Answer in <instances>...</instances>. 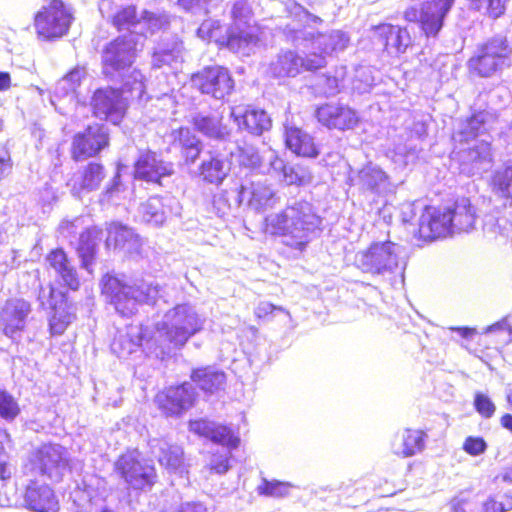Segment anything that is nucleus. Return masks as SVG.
<instances>
[{
    "instance_id": "25",
    "label": "nucleus",
    "mask_w": 512,
    "mask_h": 512,
    "mask_svg": "<svg viewBox=\"0 0 512 512\" xmlns=\"http://www.w3.org/2000/svg\"><path fill=\"white\" fill-rule=\"evenodd\" d=\"M268 160L267 173L282 177L281 180L287 185L302 186L311 182L312 174L306 166L301 164H286L279 158L274 150H268L265 157Z\"/></svg>"
},
{
    "instance_id": "12",
    "label": "nucleus",
    "mask_w": 512,
    "mask_h": 512,
    "mask_svg": "<svg viewBox=\"0 0 512 512\" xmlns=\"http://www.w3.org/2000/svg\"><path fill=\"white\" fill-rule=\"evenodd\" d=\"M17 487L23 490L24 506L34 512H57L58 500L54 491L38 476H26L22 473L16 482Z\"/></svg>"
},
{
    "instance_id": "46",
    "label": "nucleus",
    "mask_w": 512,
    "mask_h": 512,
    "mask_svg": "<svg viewBox=\"0 0 512 512\" xmlns=\"http://www.w3.org/2000/svg\"><path fill=\"white\" fill-rule=\"evenodd\" d=\"M54 290L52 287L48 288V291L46 293L45 289H41L38 300L40 301V304L43 308L49 307L54 309V314L52 318L50 319V330L51 333L54 335H60L64 332L67 325H69L73 319L74 315L71 313H63L60 308H56V306L51 301V296L53 294Z\"/></svg>"
},
{
    "instance_id": "48",
    "label": "nucleus",
    "mask_w": 512,
    "mask_h": 512,
    "mask_svg": "<svg viewBox=\"0 0 512 512\" xmlns=\"http://www.w3.org/2000/svg\"><path fill=\"white\" fill-rule=\"evenodd\" d=\"M230 148L232 149V147ZM235 150L237 151V159L241 166L250 169H258L261 172L267 173L268 160L265 159V157L268 151L260 155L258 149L250 144L237 145Z\"/></svg>"
},
{
    "instance_id": "34",
    "label": "nucleus",
    "mask_w": 512,
    "mask_h": 512,
    "mask_svg": "<svg viewBox=\"0 0 512 512\" xmlns=\"http://www.w3.org/2000/svg\"><path fill=\"white\" fill-rule=\"evenodd\" d=\"M106 177L104 166L99 162H89L82 170L74 174L71 179V192L80 197L83 192H92L99 189Z\"/></svg>"
},
{
    "instance_id": "2",
    "label": "nucleus",
    "mask_w": 512,
    "mask_h": 512,
    "mask_svg": "<svg viewBox=\"0 0 512 512\" xmlns=\"http://www.w3.org/2000/svg\"><path fill=\"white\" fill-rule=\"evenodd\" d=\"M102 283L103 294L116 312L124 317L133 315L139 304H154L163 296V288L155 280H141L131 285L117 277L106 275Z\"/></svg>"
},
{
    "instance_id": "13",
    "label": "nucleus",
    "mask_w": 512,
    "mask_h": 512,
    "mask_svg": "<svg viewBox=\"0 0 512 512\" xmlns=\"http://www.w3.org/2000/svg\"><path fill=\"white\" fill-rule=\"evenodd\" d=\"M192 85L201 93L222 100L234 90L229 70L222 66L205 67L191 78Z\"/></svg>"
},
{
    "instance_id": "6",
    "label": "nucleus",
    "mask_w": 512,
    "mask_h": 512,
    "mask_svg": "<svg viewBox=\"0 0 512 512\" xmlns=\"http://www.w3.org/2000/svg\"><path fill=\"white\" fill-rule=\"evenodd\" d=\"M142 47L141 37L135 34H125L109 42L102 51V64L105 75L110 77L118 75L122 77L123 72L132 66L137 52Z\"/></svg>"
},
{
    "instance_id": "56",
    "label": "nucleus",
    "mask_w": 512,
    "mask_h": 512,
    "mask_svg": "<svg viewBox=\"0 0 512 512\" xmlns=\"http://www.w3.org/2000/svg\"><path fill=\"white\" fill-rule=\"evenodd\" d=\"M220 0H178V5L185 11L195 15L207 14L210 8Z\"/></svg>"
},
{
    "instance_id": "59",
    "label": "nucleus",
    "mask_w": 512,
    "mask_h": 512,
    "mask_svg": "<svg viewBox=\"0 0 512 512\" xmlns=\"http://www.w3.org/2000/svg\"><path fill=\"white\" fill-rule=\"evenodd\" d=\"M474 406L476 411L484 418L492 417L496 410L492 400L482 393H476L474 398Z\"/></svg>"
},
{
    "instance_id": "40",
    "label": "nucleus",
    "mask_w": 512,
    "mask_h": 512,
    "mask_svg": "<svg viewBox=\"0 0 512 512\" xmlns=\"http://www.w3.org/2000/svg\"><path fill=\"white\" fill-rule=\"evenodd\" d=\"M50 267L54 269L63 283L72 290H77L80 282L78 279L77 271L68 259L67 254L62 249H55L51 251L47 258Z\"/></svg>"
},
{
    "instance_id": "15",
    "label": "nucleus",
    "mask_w": 512,
    "mask_h": 512,
    "mask_svg": "<svg viewBox=\"0 0 512 512\" xmlns=\"http://www.w3.org/2000/svg\"><path fill=\"white\" fill-rule=\"evenodd\" d=\"M455 0H428L418 13L417 9L409 8L405 12L408 21L420 20L427 36H436L443 26V20L450 11Z\"/></svg>"
},
{
    "instance_id": "54",
    "label": "nucleus",
    "mask_w": 512,
    "mask_h": 512,
    "mask_svg": "<svg viewBox=\"0 0 512 512\" xmlns=\"http://www.w3.org/2000/svg\"><path fill=\"white\" fill-rule=\"evenodd\" d=\"M90 219L88 216H77L72 220H63L59 225V233L65 238H75L81 232L89 228Z\"/></svg>"
},
{
    "instance_id": "26",
    "label": "nucleus",
    "mask_w": 512,
    "mask_h": 512,
    "mask_svg": "<svg viewBox=\"0 0 512 512\" xmlns=\"http://www.w3.org/2000/svg\"><path fill=\"white\" fill-rule=\"evenodd\" d=\"M99 11L118 30L129 31L128 34L139 36L140 17L133 5L113 8L111 0H100Z\"/></svg>"
},
{
    "instance_id": "16",
    "label": "nucleus",
    "mask_w": 512,
    "mask_h": 512,
    "mask_svg": "<svg viewBox=\"0 0 512 512\" xmlns=\"http://www.w3.org/2000/svg\"><path fill=\"white\" fill-rule=\"evenodd\" d=\"M127 100L118 89H98L92 98L93 112L96 117L117 125L125 114Z\"/></svg>"
},
{
    "instance_id": "30",
    "label": "nucleus",
    "mask_w": 512,
    "mask_h": 512,
    "mask_svg": "<svg viewBox=\"0 0 512 512\" xmlns=\"http://www.w3.org/2000/svg\"><path fill=\"white\" fill-rule=\"evenodd\" d=\"M230 117L241 130H246L252 135H261L271 127V119L264 110L249 108L246 106H234L231 108Z\"/></svg>"
},
{
    "instance_id": "27",
    "label": "nucleus",
    "mask_w": 512,
    "mask_h": 512,
    "mask_svg": "<svg viewBox=\"0 0 512 512\" xmlns=\"http://www.w3.org/2000/svg\"><path fill=\"white\" fill-rule=\"evenodd\" d=\"M356 184L363 192L383 197L394 191L387 173L378 165L368 163L359 172Z\"/></svg>"
},
{
    "instance_id": "11",
    "label": "nucleus",
    "mask_w": 512,
    "mask_h": 512,
    "mask_svg": "<svg viewBox=\"0 0 512 512\" xmlns=\"http://www.w3.org/2000/svg\"><path fill=\"white\" fill-rule=\"evenodd\" d=\"M287 30L292 34V40L296 45H304L310 42L312 49L319 51L317 55L326 56L344 51L350 41L349 36L341 30H331L326 33H318L315 35L307 26L299 29L295 25L287 26Z\"/></svg>"
},
{
    "instance_id": "23",
    "label": "nucleus",
    "mask_w": 512,
    "mask_h": 512,
    "mask_svg": "<svg viewBox=\"0 0 512 512\" xmlns=\"http://www.w3.org/2000/svg\"><path fill=\"white\" fill-rule=\"evenodd\" d=\"M234 153L235 151L226 145L222 149L209 151V158L204 159L199 167L202 179L210 184H222L231 170L229 157Z\"/></svg>"
},
{
    "instance_id": "14",
    "label": "nucleus",
    "mask_w": 512,
    "mask_h": 512,
    "mask_svg": "<svg viewBox=\"0 0 512 512\" xmlns=\"http://www.w3.org/2000/svg\"><path fill=\"white\" fill-rule=\"evenodd\" d=\"M31 312L32 307L28 301L20 298L8 299L0 309L1 331L13 341H18Z\"/></svg>"
},
{
    "instance_id": "53",
    "label": "nucleus",
    "mask_w": 512,
    "mask_h": 512,
    "mask_svg": "<svg viewBox=\"0 0 512 512\" xmlns=\"http://www.w3.org/2000/svg\"><path fill=\"white\" fill-rule=\"evenodd\" d=\"M492 184L501 196L512 197V163L494 173Z\"/></svg>"
},
{
    "instance_id": "57",
    "label": "nucleus",
    "mask_w": 512,
    "mask_h": 512,
    "mask_svg": "<svg viewBox=\"0 0 512 512\" xmlns=\"http://www.w3.org/2000/svg\"><path fill=\"white\" fill-rule=\"evenodd\" d=\"M288 487V484L280 481L263 479L262 483L257 487V491L260 495L282 497L288 493Z\"/></svg>"
},
{
    "instance_id": "38",
    "label": "nucleus",
    "mask_w": 512,
    "mask_h": 512,
    "mask_svg": "<svg viewBox=\"0 0 512 512\" xmlns=\"http://www.w3.org/2000/svg\"><path fill=\"white\" fill-rule=\"evenodd\" d=\"M451 219L452 230L457 232L471 231L477 219L476 208L470 199L462 197L457 199L452 209L447 208Z\"/></svg>"
},
{
    "instance_id": "24",
    "label": "nucleus",
    "mask_w": 512,
    "mask_h": 512,
    "mask_svg": "<svg viewBox=\"0 0 512 512\" xmlns=\"http://www.w3.org/2000/svg\"><path fill=\"white\" fill-rule=\"evenodd\" d=\"M179 214V202L171 196L150 197L139 207V215L141 219L147 224L155 227L162 225L169 216Z\"/></svg>"
},
{
    "instance_id": "31",
    "label": "nucleus",
    "mask_w": 512,
    "mask_h": 512,
    "mask_svg": "<svg viewBox=\"0 0 512 512\" xmlns=\"http://www.w3.org/2000/svg\"><path fill=\"white\" fill-rule=\"evenodd\" d=\"M495 121V113L487 110L478 111L460 124L458 130L453 134V140L458 144H469L478 136L485 134Z\"/></svg>"
},
{
    "instance_id": "7",
    "label": "nucleus",
    "mask_w": 512,
    "mask_h": 512,
    "mask_svg": "<svg viewBox=\"0 0 512 512\" xmlns=\"http://www.w3.org/2000/svg\"><path fill=\"white\" fill-rule=\"evenodd\" d=\"M68 465V452L58 444H47L35 451L23 465L26 476H48L59 480Z\"/></svg>"
},
{
    "instance_id": "61",
    "label": "nucleus",
    "mask_w": 512,
    "mask_h": 512,
    "mask_svg": "<svg viewBox=\"0 0 512 512\" xmlns=\"http://www.w3.org/2000/svg\"><path fill=\"white\" fill-rule=\"evenodd\" d=\"M229 458L230 451H227L224 454H213L210 460V469L217 474H225L230 468Z\"/></svg>"
},
{
    "instance_id": "50",
    "label": "nucleus",
    "mask_w": 512,
    "mask_h": 512,
    "mask_svg": "<svg viewBox=\"0 0 512 512\" xmlns=\"http://www.w3.org/2000/svg\"><path fill=\"white\" fill-rule=\"evenodd\" d=\"M145 78L141 71L134 69L129 75L123 77L120 92L123 96L142 100L145 95Z\"/></svg>"
},
{
    "instance_id": "18",
    "label": "nucleus",
    "mask_w": 512,
    "mask_h": 512,
    "mask_svg": "<svg viewBox=\"0 0 512 512\" xmlns=\"http://www.w3.org/2000/svg\"><path fill=\"white\" fill-rule=\"evenodd\" d=\"M109 144L108 128L105 125L88 126L73 139V157L79 161L93 157Z\"/></svg>"
},
{
    "instance_id": "9",
    "label": "nucleus",
    "mask_w": 512,
    "mask_h": 512,
    "mask_svg": "<svg viewBox=\"0 0 512 512\" xmlns=\"http://www.w3.org/2000/svg\"><path fill=\"white\" fill-rule=\"evenodd\" d=\"M72 20V12L62 0H50L35 15L34 26L38 37L54 40L68 32Z\"/></svg>"
},
{
    "instance_id": "21",
    "label": "nucleus",
    "mask_w": 512,
    "mask_h": 512,
    "mask_svg": "<svg viewBox=\"0 0 512 512\" xmlns=\"http://www.w3.org/2000/svg\"><path fill=\"white\" fill-rule=\"evenodd\" d=\"M194 129L204 137L231 146L232 129L223 123V116L218 112H197L191 117Z\"/></svg>"
},
{
    "instance_id": "20",
    "label": "nucleus",
    "mask_w": 512,
    "mask_h": 512,
    "mask_svg": "<svg viewBox=\"0 0 512 512\" xmlns=\"http://www.w3.org/2000/svg\"><path fill=\"white\" fill-rule=\"evenodd\" d=\"M173 172V164L163 161L151 150H140L134 163V178L147 183L161 184V179Z\"/></svg>"
},
{
    "instance_id": "62",
    "label": "nucleus",
    "mask_w": 512,
    "mask_h": 512,
    "mask_svg": "<svg viewBox=\"0 0 512 512\" xmlns=\"http://www.w3.org/2000/svg\"><path fill=\"white\" fill-rule=\"evenodd\" d=\"M219 24L213 20H205L197 29V35L203 40H211L216 37Z\"/></svg>"
},
{
    "instance_id": "39",
    "label": "nucleus",
    "mask_w": 512,
    "mask_h": 512,
    "mask_svg": "<svg viewBox=\"0 0 512 512\" xmlns=\"http://www.w3.org/2000/svg\"><path fill=\"white\" fill-rule=\"evenodd\" d=\"M183 45L177 38H163L155 47L152 54V67H172L182 61Z\"/></svg>"
},
{
    "instance_id": "3",
    "label": "nucleus",
    "mask_w": 512,
    "mask_h": 512,
    "mask_svg": "<svg viewBox=\"0 0 512 512\" xmlns=\"http://www.w3.org/2000/svg\"><path fill=\"white\" fill-rule=\"evenodd\" d=\"M354 264L363 273L380 277L397 273L402 275L406 265L402 258V247L391 241L374 242L368 248L358 251Z\"/></svg>"
},
{
    "instance_id": "42",
    "label": "nucleus",
    "mask_w": 512,
    "mask_h": 512,
    "mask_svg": "<svg viewBox=\"0 0 512 512\" xmlns=\"http://www.w3.org/2000/svg\"><path fill=\"white\" fill-rule=\"evenodd\" d=\"M101 240L102 232L97 228L86 229L80 234L77 253L81 259L82 268L89 273L92 272L97 246Z\"/></svg>"
},
{
    "instance_id": "64",
    "label": "nucleus",
    "mask_w": 512,
    "mask_h": 512,
    "mask_svg": "<svg viewBox=\"0 0 512 512\" xmlns=\"http://www.w3.org/2000/svg\"><path fill=\"white\" fill-rule=\"evenodd\" d=\"M12 475V466L8 462V455L0 443V480L9 479Z\"/></svg>"
},
{
    "instance_id": "52",
    "label": "nucleus",
    "mask_w": 512,
    "mask_h": 512,
    "mask_svg": "<svg viewBox=\"0 0 512 512\" xmlns=\"http://www.w3.org/2000/svg\"><path fill=\"white\" fill-rule=\"evenodd\" d=\"M20 406L15 397L0 387V418L6 422L14 421L20 414Z\"/></svg>"
},
{
    "instance_id": "29",
    "label": "nucleus",
    "mask_w": 512,
    "mask_h": 512,
    "mask_svg": "<svg viewBox=\"0 0 512 512\" xmlns=\"http://www.w3.org/2000/svg\"><path fill=\"white\" fill-rule=\"evenodd\" d=\"M318 121L329 129H352L358 122L356 112L348 106L327 103L316 110Z\"/></svg>"
},
{
    "instance_id": "51",
    "label": "nucleus",
    "mask_w": 512,
    "mask_h": 512,
    "mask_svg": "<svg viewBox=\"0 0 512 512\" xmlns=\"http://www.w3.org/2000/svg\"><path fill=\"white\" fill-rule=\"evenodd\" d=\"M168 25V18L166 15H157L145 11L140 17L139 36L143 43V36L146 33L153 34L156 31L164 29Z\"/></svg>"
},
{
    "instance_id": "35",
    "label": "nucleus",
    "mask_w": 512,
    "mask_h": 512,
    "mask_svg": "<svg viewBox=\"0 0 512 512\" xmlns=\"http://www.w3.org/2000/svg\"><path fill=\"white\" fill-rule=\"evenodd\" d=\"M238 198L239 204L247 200L248 205L255 210L272 207L277 202L274 190L260 181L251 182L249 185H241Z\"/></svg>"
},
{
    "instance_id": "58",
    "label": "nucleus",
    "mask_w": 512,
    "mask_h": 512,
    "mask_svg": "<svg viewBox=\"0 0 512 512\" xmlns=\"http://www.w3.org/2000/svg\"><path fill=\"white\" fill-rule=\"evenodd\" d=\"M487 443L482 437L468 436L462 445V449L471 456H480L487 450Z\"/></svg>"
},
{
    "instance_id": "33",
    "label": "nucleus",
    "mask_w": 512,
    "mask_h": 512,
    "mask_svg": "<svg viewBox=\"0 0 512 512\" xmlns=\"http://www.w3.org/2000/svg\"><path fill=\"white\" fill-rule=\"evenodd\" d=\"M148 445L151 454L157 458L161 466L175 473H184L183 450L180 446L158 438L149 440Z\"/></svg>"
},
{
    "instance_id": "19",
    "label": "nucleus",
    "mask_w": 512,
    "mask_h": 512,
    "mask_svg": "<svg viewBox=\"0 0 512 512\" xmlns=\"http://www.w3.org/2000/svg\"><path fill=\"white\" fill-rule=\"evenodd\" d=\"M196 392L192 383L171 386L157 394L156 403L166 415H179L193 406Z\"/></svg>"
},
{
    "instance_id": "41",
    "label": "nucleus",
    "mask_w": 512,
    "mask_h": 512,
    "mask_svg": "<svg viewBox=\"0 0 512 512\" xmlns=\"http://www.w3.org/2000/svg\"><path fill=\"white\" fill-rule=\"evenodd\" d=\"M142 343V330L138 326H129L115 336L111 350L119 358H127L136 352Z\"/></svg>"
},
{
    "instance_id": "37",
    "label": "nucleus",
    "mask_w": 512,
    "mask_h": 512,
    "mask_svg": "<svg viewBox=\"0 0 512 512\" xmlns=\"http://www.w3.org/2000/svg\"><path fill=\"white\" fill-rule=\"evenodd\" d=\"M106 246L108 248L124 250L126 253H138L141 248V239L127 226L112 223L107 229Z\"/></svg>"
},
{
    "instance_id": "17",
    "label": "nucleus",
    "mask_w": 512,
    "mask_h": 512,
    "mask_svg": "<svg viewBox=\"0 0 512 512\" xmlns=\"http://www.w3.org/2000/svg\"><path fill=\"white\" fill-rule=\"evenodd\" d=\"M325 66L323 55H317L315 52L302 58L293 51L280 53L271 64V72L275 77H295L302 70L314 71Z\"/></svg>"
},
{
    "instance_id": "4",
    "label": "nucleus",
    "mask_w": 512,
    "mask_h": 512,
    "mask_svg": "<svg viewBox=\"0 0 512 512\" xmlns=\"http://www.w3.org/2000/svg\"><path fill=\"white\" fill-rule=\"evenodd\" d=\"M205 319L189 304H179L168 310L162 320L156 323L160 337L175 347H182L196 333L203 329Z\"/></svg>"
},
{
    "instance_id": "45",
    "label": "nucleus",
    "mask_w": 512,
    "mask_h": 512,
    "mask_svg": "<svg viewBox=\"0 0 512 512\" xmlns=\"http://www.w3.org/2000/svg\"><path fill=\"white\" fill-rule=\"evenodd\" d=\"M191 379L201 390L206 393H216L223 389L226 383V375L223 371L213 367L196 369L192 372Z\"/></svg>"
},
{
    "instance_id": "63",
    "label": "nucleus",
    "mask_w": 512,
    "mask_h": 512,
    "mask_svg": "<svg viewBox=\"0 0 512 512\" xmlns=\"http://www.w3.org/2000/svg\"><path fill=\"white\" fill-rule=\"evenodd\" d=\"M12 162L10 153L4 147L0 146V181L10 174Z\"/></svg>"
},
{
    "instance_id": "1",
    "label": "nucleus",
    "mask_w": 512,
    "mask_h": 512,
    "mask_svg": "<svg viewBox=\"0 0 512 512\" xmlns=\"http://www.w3.org/2000/svg\"><path fill=\"white\" fill-rule=\"evenodd\" d=\"M322 224L314 206L305 200H295L278 213L265 218V232L279 236L283 245L299 253L317 236Z\"/></svg>"
},
{
    "instance_id": "36",
    "label": "nucleus",
    "mask_w": 512,
    "mask_h": 512,
    "mask_svg": "<svg viewBox=\"0 0 512 512\" xmlns=\"http://www.w3.org/2000/svg\"><path fill=\"white\" fill-rule=\"evenodd\" d=\"M375 34L389 54L404 53L411 44V37L407 29L392 24L377 26Z\"/></svg>"
},
{
    "instance_id": "44",
    "label": "nucleus",
    "mask_w": 512,
    "mask_h": 512,
    "mask_svg": "<svg viewBox=\"0 0 512 512\" xmlns=\"http://www.w3.org/2000/svg\"><path fill=\"white\" fill-rule=\"evenodd\" d=\"M174 142L180 148L181 155L187 164H193L203 149L202 141L186 127H182L176 132Z\"/></svg>"
},
{
    "instance_id": "49",
    "label": "nucleus",
    "mask_w": 512,
    "mask_h": 512,
    "mask_svg": "<svg viewBox=\"0 0 512 512\" xmlns=\"http://www.w3.org/2000/svg\"><path fill=\"white\" fill-rule=\"evenodd\" d=\"M85 71L82 68H75L61 78L55 85L53 97L60 99L68 97L73 99L76 88L80 85Z\"/></svg>"
},
{
    "instance_id": "8",
    "label": "nucleus",
    "mask_w": 512,
    "mask_h": 512,
    "mask_svg": "<svg viewBox=\"0 0 512 512\" xmlns=\"http://www.w3.org/2000/svg\"><path fill=\"white\" fill-rule=\"evenodd\" d=\"M114 471L134 490H150L157 481L155 467L142 459L137 450L122 454L114 464Z\"/></svg>"
},
{
    "instance_id": "5",
    "label": "nucleus",
    "mask_w": 512,
    "mask_h": 512,
    "mask_svg": "<svg viewBox=\"0 0 512 512\" xmlns=\"http://www.w3.org/2000/svg\"><path fill=\"white\" fill-rule=\"evenodd\" d=\"M510 54L507 40L502 36L493 37L477 47L468 60V68L480 77H490L511 65Z\"/></svg>"
},
{
    "instance_id": "28",
    "label": "nucleus",
    "mask_w": 512,
    "mask_h": 512,
    "mask_svg": "<svg viewBox=\"0 0 512 512\" xmlns=\"http://www.w3.org/2000/svg\"><path fill=\"white\" fill-rule=\"evenodd\" d=\"M492 165L491 144L488 140H479L462 152L460 169L461 172L474 176L487 171Z\"/></svg>"
},
{
    "instance_id": "47",
    "label": "nucleus",
    "mask_w": 512,
    "mask_h": 512,
    "mask_svg": "<svg viewBox=\"0 0 512 512\" xmlns=\"http://www.w3.org/2000/svg\"><path fill=\"white\" fill-rule=\"evenodd\" d=\"M424 433L418 430H405L393 444L394 452L404 457L415 455L424 449Z\"/></svg>"
},
{
    "instance_id": "55",
    "label": "nucleus",
    "mask_w": 512,
    "mask_h": 512,
    "mask_svg": "<svg viewBox=\"0 0 512 512\" xmlns=\"http://www.w3.org/2000/svg\"><path fill=\"white\" fill-rule=\"evenodd\" d=\"M471 9L493 18L500 17L505 11L507 0H467Z\"/></svg>"
},
{
    "instance_id": "32",
    "label": "nucleus",
    "mask_w": 512,
    "mask_h": 512,
    "mask_svg": "<svg viewBox=\"0 0 512 512\" xmlns=\"http://www.w3.org/2000/svg\"><path fill=\"white\" fill-rule=\"evenodd\" d=\"M189 427L192 432L199 436L226 446L230 450L237 448L240 442L239 437L234 435L230 428L209 420L199 419L190 421Z\"/></svg>"
},
{
    "instance_id": "43",
    "label": "nucleus",
    "mask_w": 512,
    "mask_h": 512,
    "mask_svg": "<svg viewBox=\"0 0 512 512\" xmlns=\"http://www.w3.org/2000/svg\"><path fill=\"white\" fill-rule=\"evenodd\" d=\"M285 142L287 147L299 156L316 157L318 155L312 137L299 128L286 129Z\"/></svg>"
},
{
    "instance_id": "10",
    "label": "nucleus",
    "mask_w": 512,
    "mask_h": 512,
    "mask_svg": "<svg viewBox=\"0 0 512 512\" xmlns=\"http://www.w3.org/2000/svg\"><path fill=\"white\" fill-rule=\"evenodd\" d=\"M231 15L233 26L228 32L227 46L230 50L243 55H249L257 43L255 29L251 26L253 12L246 0H236Z\"/></svg>"
},
{
    "instance_id": "22",
    "label": "nucleus",
    "mask_w": 512,
    "mask_h": 512,
    "mask_svg": "<svg viewBox=\"0 0 512 512\" xmlns=\"http://www.w3.org/2000/svg\"><path fill=\"white\" fill-rule=\"evenodd\" d=\"M418 225L420 237L426 240L446 237L453 232L447 208L426 206Z\"/></svg>"
},
{
    "instance_id": "60",
    "label": "nucleus",
    "mask_w": 512,
    "mask_h": 512,
    "mask_svg": "<svg viewBox=\"0 0 512 512\" xmlns=\"http://www.w3.org/2000/svg\"><path fill=\"white\" fill-rule=\"evenodd\" d=\"M122 188L121 176L119 170L116 172L112 180L108 183L105 190L101 193V202H110Z\"/></svg>"
}]
</instances>
